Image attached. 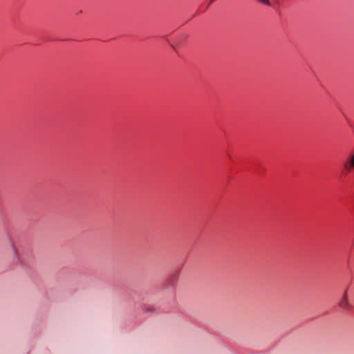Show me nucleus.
Masks as SVG:
<instances>
[{"label":"nucleus","instance_id":"obj_1","mask_svg":"<svg viewBox=\"0 0 354 354\" xmlns=\"http://www.w3.org/2000/svg\"><path fill=\"white\" fill-rule=\"evenodd\" d=\"M354 170V153L351 154L344 163V171L346 173Z\"/></svg>","mask_w":354,"mask_h":354},{"label":"nucleus","instance_id":"obj_2","mask_svg":"<svg viewBox=\"0 0 354 354\" xmlns=\"http://www.w3.org/2000/svg\"><path fill=\"white\" fill-rule=\"evenodd\" d=\"M339 306L342 308H345V309L349 308V304L348 303L347 292L346 291L344 293L342 301L339 303Z\"/></svg>","mask_w":354,"mask_h":354},{"label":"nucleus","instance_id":"obj_3","mask_svg":"<svg viewBox=\"0 0 354 354\" xmlns=\"http://www.w3.org/2000/svg\"><path fill=\"white\" fill-rule=\"evenodd\" d=\"M259 2L263 3V4H265V5H268V6H270V1L269 0H257Z\"/></svg>","mask_w":354,"mask_h":354}]
</instances>
